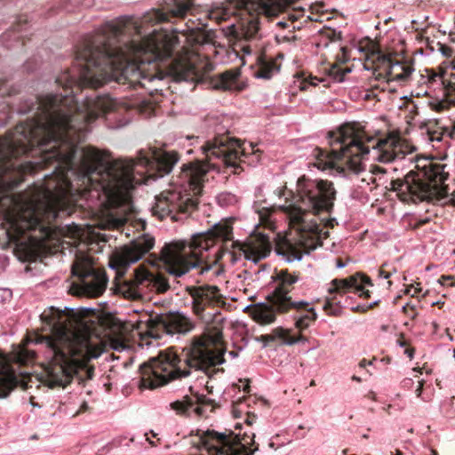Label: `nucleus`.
<instances>
[{"instance_id": "64", "label": "nucleus", "mask_w": 455, "mask_h": 455, "mask_svg": "<svg viewBox=\"0 0 455 455\" xmlns=\"http://www.w3.org/2000/svg\"><path fill=\"white\" fill-rule=\"evenodd\" d=\"M432 136H433L432 139H431L432 140H436L440 141L442 140L441 136H439V137L436 136L435 137V133Z\"/></svg>"}, {"instance_id": "33", "label": "nucleus", "mask_w": 455, "mask_h": 455, "mask_svg": "<svg viewBox=\"0 0 455 455\" xmlns=\"http://www.w3.org/2000/svg\"><path fill=\"white\" fill-rule=\"evenodd\" d=\"M330 76L334 81L340 83L344 81L345 72L338 68L337 66H332L330 69Z\"/></svg>"}, {"instance_id": "2", "label": "nucleus", "mask_w": 455, "mask_h": 455, "mask_svg": "<svg viewBox=\"0 0 455 455\" xmlns=\"http://www.w3.org/2000/svg\"><path fill=\"white\" fill-rule=\"evenodd\" d=\"M217 134L199 147L203 159L184 164L178 176L179 187L164 191L156 197L152 212L163 220L170 217L173 221H181L201 210L198 196L202 195L210 171L221 172L222 168L231 169L238 174L241 164L256 165L260 161L262 151L251 142L246 144L228 133Z\"/></svg>"}, {"instance_id": "9", "label": "nucleus", "mask_w": 455, "mask_h": 455, "mask_svg": "<svg viewBox=\"0 0 455 455\" xmlns=\"http://www.w3.org/2000/svg\"><path fill=\"white\" fill-rule=\"evenodd\" d=\"M195 323L180 312H168L149 315L139 323L138 329L154 339H161L164 334L187 333L193 330Z\"/></svg>"}, {"instance_id": "63", "label": "nucleus", "mask_w": 455, "mask_h": 455, "mask_svg": "<svg viewBox=\"0 0 455 455\" xmlns=\"http://www.w3.org/2000/svg\"><path fill=\"white\" fill-rule=\"evenodd\" d=\"M349 298V299L347 300V303L349 304V307H351L353 306V297H350V296H347Z\"/></svg>"}, {"instance_id": "25", "label": "nucleus", "mask_w": 455, "mask_h": 455, "mask_svg": "<svg viewBox=\"0 0 455 455\" xmlns=\"http://www.w3.org/2000/svg\"><path fill=\"white\" fill-rule=\"evenodd\" d=\"M277 254L283 256L287 262H292L294 260L300 261L304 252L299 247L288 242L283 248L277 250Z\"/></svg>"}, {"instance_id": "11", "label": "nucleus", "mask_w": 455, "mask_h": 455, "mask_svg": "<svg viewBox=\"0 0 455 455\" xmlns=\"http://www.w3.org/2000/svg\"><path fill=\"white\" fill-rule=\"evenodd\" d=\"M155 238L143 234L129 243L116 248L111 254L108 267L125 272L132 265L139 262L154 247Z\"/></svg>"}, {"instance_id": "16", "label": "nucleus", "mask_w": 455, "mask_h": 455, "mask_svg": "<svg viewBox=\"0 0 455 455\" xmlns=\"http://www.w3.org/2000/svg\"><path fill=\"white\" fill-rule=\"evenodd\" d=\"M187 292L191 297V308L200 319H204V310L219 301L220 290L214 285L188 286Z\"/></svg>"}, {"instance_id": "10", "label": "nucleus", "mask_w": 455, "mask_h": 455, "mask_svg": "<svg viewBox=\"0 0 455 455\" xmlns=\"http://www.w3.org/2000/svg\"><path fill=\"white\" fill-rule=\"evenodd\" d=\"M204 447L212 455H254L259 451V444L250 445L242 443L231 430L219 432L207 429L201 435Z\"/></svg>"}, {"instance_id": "55", "label": "nucleus", "mask_w": 455, "mask_h": 455, "mask_svg": "<svg viewBox=\"0 0 455 455\" xmlns=\"http://www.w3.org/2000/svg\"><path fill=\"white\" fill-rule=\"evenodd\" d=\"M379 173L384 174V173H386V171L384 169H382L381 167H375L374 171H373V174L377 175Z\"/></svg>"}, {"instance_id": "23", "label": "nucleus", "mask_w": 455, "mask_h": 455, "mask_svg": "<svg viewBox=\"0 0 455 455\" xmlns=\"http://www.w3.org/2000/svg\"><path fill=\"white\" fill-rule=\"evenodd\" d=\"M388 65V71L387 76L388 79L395 81H405L411 76L412 68L402 65L398 60H392L390 58L387 59Z\"/></svg>"}, {"instance_id": "42", "label": "nucleus", "mask_w": 455, "mask_h": 455, "mask_svg": "<svg viewBox=\"0 0 455 455\" xmlns=\"http://www.w3.org/2000/svg\"><path fill=\"white\" fill-rule=\"evenodd\" d=\"M367 307V304H360L356 306H352L351 310L355 313H364L367 312L369 309Z\"/></svg>"}, {"instance_id": "39", "label": "nucleus", "mask_w": 455, "mask_h": 455, "mask_svg": "<svg viewBox=\"0 0 455 455\" xmlns=\"http://www.w3.org/2000/svg\"><path fill=\"white\" fill-rule=\"evenodd\" d=\"M265 258V255H255L252 251L245 252V259L254 263H258L261 259Z\"/></svg>"}, {"instance_id": "4", "label": "nucleus", "mask_w": 455, "mask_h": 455, "mask_svg": "<svg viewBox=\"0 0 455 455\" xmlns=\"http://www.w3.org/2000/svg\"><path fill=\"white\" fill-rule=\"evenodd\" d=\"M331 150L326 154L325 168L336 170L345 175L346 170L357 172L361 167V159H364L371 151H376L375 158L382 163H391L403 159L406 151L399 138L388 137L376 140L357 134L351 127H340L329 132Z\"/></svg>"}, {"instance_id": "27", "label": "nucleus", "mask_w": 455, "mask_h": 455, "mask_svg": "<svg viewBox=\"0 0 455 455\" xmlns=\"http://www.w3.org/2000/svg\"><path fill=\"white\" fill-rule=\"evenodd\" d=\"M147 279H148L152 287L159 293H164L170 288L167 278L162 275L147 273Z\"/></svg>"}, {"instance_id": "26", "label": "nucleus", "mask_w": 455, "mask_h": 455, "mask_svg": "<svg viewBox=\"0 0 455 455\" xmlns=\"http://www.w3.org/2000/svg\"><path fill=\"white\" fill-rule=\"evenodd\" d=\"M28 27L29 22L28 19L23 16H20L19 18H16L15 22L12 25V31L7 30L3 34L2 40L6 41L12 34L15 40L20 39L22 36L21 33L26 31Z\"/></svg>"}, {"instance_id": "35", "label": "nucleus", "mask_w": 455, "mask_h": 455, "mask_svg": "<svg viewBox=\"0 0 455 455\" xmlns=\"http://www.w3.org/2000/svg\"><path fill=\"white\" fill-rule=\"evenodd\" d=\"M16 93V90L12 87H10L6 81H0V95L4 96V94H8L9 96Z\"/></svg>"}, {"instance_id": "62", "label": "nucleus", "mask_w": 455, "mask_h": 455, "mask_svg": "<svg viewBox=\"0 0 455 455\" xmlns=\"http://www.w3.org/2000/svg\"><path fill=\"white\" fill-rule=\"evenodd\" d=\"M427 451L430 455H438L437 451L433 449H428Z\"/></svg>"}, {"instance_id": "19", "label": "nucleus", "mask_w": 455, "mask_h": 455, "mask_svg": "<svg viewBox=\"0 0 455 455\" xmlns=\"http://www.w3.org/2000/svg\"><path fill=\"white\" fill-rule=\"evenodd\" d=\"M262 342L263 347L275 345L292 346L294 344H304L307 339L300 334H294L291 330L278 327L274 329L270 333L260 335L258 339Z\"/></svg>"}, {"instance_id": "57", "label": "nucleus", "mask_w": 455, "mask_h": 455, "mask_svg": "<svg viewBox=\"0 0 455 455\" xmlns=\"http://www.w3.org/2000/svg\"><path fill=\"white\" fill-rule=\"evenodd\" d=\"M321 80H319L317 77H310V84L312 85H316L318 82H320Z\"/></svg>"}, {"instance_id": "5", "label": "nucleus", "mask_w": 455, "mask_h": 455, "mask_svg": "<svg viewBox=\"0 0 455 455\" xmlns=\"http://www.w3.org/2000/svg\"><path fill=\"white\" fill-rule=\"evenodd\" d=\"M232 238V227L228 223L219 222L206 232L194 234L188 241L165 243L161 250V258L168 273L175 277H180L194 268H200L203 275L212 268L206 259L217 241L226 242Z\"/></svg>"}, {"instance_id": "44", "label": "nucleus", "mask_w": 455, "mask_h": 455, "mask_svg": "<svg viewBox=\"0 0 455 455\" xmlns=\"http://www.w3.org/2000/svg\"><path fill=\"white\" fill-rule=\"evenodd\" d=\"M110 451H111L110 446L108 445V443H107L104 446H102L100 449L98 450V454L99 455H106Z\"/></svg>"}, {"instance_id": "34", "label": "nucleus", "mask_w": 455, "mask_h": 455, "mask_svg": "<svg viewBox=\"0 0 455 455\" xmlns=\"http://www.w3.org/2000/svg\"><path fill=\"white\" fill-rule=\"evenodd\" d=\"M235 435L237 436L242 443H246V445L256 444L255 434L252 432H244L242 437L235 434Z\"/></svg>"}, {"instance_id": "31", "label": "nucleus", "mask_w": 455, "mask_h": 455, "mask_svg": "<svg viewBox=\"0 0 455 455\" xmlns=\"http://www.w3.org/2000/svg\"><path fill=\"white\" fill-rule=\"evenodd\" d=\"M12 108L9 102H4L0 106V126L7 124L12 117Z\"/></svg>"}, {"instance_id": "47", "label": "nucleus", "mask_w": 455, "mask_h": 455, "mask_svg": "<svg viewBox=\"0 0 455 455\" xmlns=\"http://www.w3.org/2000/svg\"><path fill=\"white\" fill-rule=\"evenodd\" d=\"M379 276L380 278L388 279L391 276V274L384 271L382 268L379 269Z\"/></svg>"}, {"instance_id": "8", "label": "nucleus", "mask_w": 455, "mask_h": 455, "mask_svg": "<svg viewBox=\"0 0 455 455\" xmlns=\"http://www.w3.org/2000/svg\"><path fill=\"white\" fill-rule=\"evenodd\" d=\"M46 347L50 349L52 359L60 364L51 372L53 386L66 387L72 380V371L62 363H67L71 358L82 360L96 359L100 353L93 349L91 340L77 334L69 335L61 332L57 339L46 338Z\"/></svg>"}, {"instance_id": "41", "label": "nucleus", "mask_w": 455, "mask_h": 455, "mask_svg": "<svg viewBox=\"0 0 455 455\" xmlns=\"http://www.w3.org/2000/svg\"><path fill=\"white\" fill-rule=\"evenodd\" d=\"M124 440L123 437L115 438L112 441L108 442V445L110 446L111 451L122 446V443Z\"/></svg>"}, {"instance_id": "15", "label": "nucleus", "mask_w": 455, "mask_h": 455, "mask_svg": "<svg viewBox=\"0 0 455 455\" xmlns=\"http://www.w3.org/2000/svg\"><path fill=\"white\" fill-rule=\"evenodd\" d=\"M364 286H373V283L368 275L357 272L347 278L333 279L328 291L329 293H338L342 296L347 291L354 290L355 293H358L359 297L369 299L371 297V291L364 290Z\"/></svg>"}, {"instance_id": "22", "label": "nucleus", "mask_w": 455, "mask_h": 455, "mask_svg": "<svg viewBox=\"0 0 455 455\" xmlns=\"http://www.w3.org/2000/svg\"><path fill=\"white\" fill-rule=\"evenodd\" d=\"M19 384L20 379L13 370H0V398H6Z\"/></svg>"}, {"instance_id": "51", "label": "nucleus", "mask_w": 455, "mask_h": 455, "mask_svg": "<svg viewBox=\"0 0 455 455\" xmlns=\"http://www.w3.org/2000/svg\"><path fill=\"white\" fill-rule=\"evenodd\" d=\"M411 307V310H415V307H414V306H410V305H409V303H407L406 305H404V306L403 307V308H402V309H403V312L404 314L408 315H409V313H408V307Z\"/></svg>"}, {"instance_id": "1", "label": "nucleus", "mask_w": 455, "mask_h": 455, "mask_svg": "<svg viewBox=\"0 0 455 455\" xmlns=\"http://www.w3.org/2000/svg\"><path fill=\"white\" fill-rule=\"evenodd\" d=\"M166 20V13L153 10L140 24L133 17H120L85 36L76 46L72 68L55 79L64 93L26 100L17 113L35 112V116L0 138V184L8 181V175L33 173L37 165L56 163L55 169L66 165L83 183L95 184L94 189L108 199L127 203L138 186L169 174L180 161L175 151L142 148L136 158L108 163L98 148L77 145L98 118L103 117L109 129H120L137 111H143V107L136 109L133 104L98 92L97 88L111 83L145 87L146 82L168 76L160 67L170 54L156 40L142 36L140 27Z\"/></svg>"}, {"instance_id": "17", "label": "nucleus", "mask_w": 455, "mask_h": 455, "mask_svg": "<svg viewBox=\"0 0 455 455\" xmlns=\"http://www.w3.org/2000/svg\"><path fill=\"white\" fill-rule=\"evenodd\" d=\"M241 72L238 69H231L216 76H197L198 83L207 85L217 91H242L239 84Z\"/></svg>"}, {"instance_id": "6", "label": "nucleus", "mask_w": 455, "mask_h": 455, "mask_svg": "<svg viewBox=\"0 0 455 455\" xmlns=\"http://www.w3.org/2000/svg\"><path fill=\"white\" fill-rule=\"evenodd\" d=\"M271 280L276 283L275 290L267 297L268 304H262L255 310V315L259 322L267 324L275 320L277 313H286L294 310L295 326L299 331L307 329L315 321L317 314L310 303L305 300H293L289 293L290 288L299 280V273H291L288 269L275 270Z\"/></svg>"}, {"instance_id": "60", "label": "nucleus", "mask_w": 455, "mask_h": 455, "mask_svg": "<svg viewBox=\"0 0 455 455\" xmlns=\"http://www.w3.org/2000/svg\"><path fill=\"white\" fill-rule=\"evenodd\" d=\"M243 51L246 54H250L252 52V50L250 48V46H244Z\"/></svg>"}, {"instance_id": "61", "label": "nucleus", "mask_w": 455, "mask_h": 455, "mask_svg": "<svg viewBox=\"0 0 455 455\" xmlns=\"http://www.w3.org/2000/svg\"><path fill=\"white\" fill-rule=\"evenodd\" d=\"M335 221H336V220H335V219H332V220H328V224H327V226H328L329 228H333V226H334V222H335Z\"/></svg>"}, {"instance_id": "43", "label": "nucleus", "mask_w": 455, "mask_h": 455, "mask_svg": "<svg viewBox=\"0 0 455 455\" xmlns=\"http://www.w3.org/2000/svg\"><path fill=\"white\" fill-rule=\"evenodd\" d=\"M11 291L8 289L0 288V301L4 302L7 297H11Z\"/></svg>"}, {"instance_id": "21", "label": "nucleus", "mask_w": 455, "mask_h": 455, "mask_svg": "<svg viewBox=\"0 0 455 455\" xmlns=\"http://www.w3.org/2000/svg\"><path fill=\"white\" fill-rule=\"evenodd\" d=\"M29 216L28 224L29 228H37L42 226V215L47 214V218L52 217V220H56L58 218V212L56 210V205L53 204H47L43 206L42 209L36 205H29Z\"/></svg>"}, {"instance_id": "7", "label": "nucleus", "mask_w": 455, "mask_h": 455, "mask_svg": "<svg viewBox=\"0 0 455 455\" xmlns=\"http://www.w3.org/2000/svg\"><path fill=\"white\" fill-rule=\"evenodd\" d=\"M296 186V193L288 191L293 204L286 208L294 222L304 223L307 213L319 215L333 212L337 190L332 181L302 175L297 180Z\"/></svg>"}, {"instance_id": "53", "label": "nucleus", "mask_w": 455, "mask_h": 455, "mask_svg": "<svg viewBox=\"0 0 455 455\" xmlns=\"http://www.w3.org/2000/svg\"><path fill=\"white\" fill-rule=\"evenodd\" d=\"M452 279V277L451 275H442L440 277V279L438 280V282L441 283V284H443V281H448V280H451Z\"/></svg>"}, {"instance_id": "46", "label": "nucleus", "mask_w": 455, "mask_h": 455, "mask_svg": "<svg viewBox=\"0 0 455 455\" xmlns=\"http://www.w3.org/2000/svg\"><path fill=\"white\" fill-rule=\"evenodd\" d=\"M430 220H431L428 217H426L424 219H419L417 223H416V227L417 228L422 227V226L427 224Z\"/></svg>"}, {"instance_id": "50", "label": "nucleus", "mask_w": 455, "mask_h": 455, "mask_svg": "<svg viewBox=\"0 0 455 455\" xmlns=\"http://www.w3.org/2000/svg\"><path fill=\"white\" fill-rule=\"evenodd\" d=\"M450 67L452 70H454L453 73L450 74V78L455 79V59L451 60Z\"/></svg>"}, {"instance_id": "54", "label": "nucleus", "mask_w": 455, "mask_h": 455, "mask_svg": "<svg viewBox=\"0 0 455 455\" xmlns=\"http://www.w3.org/2000/svg\"><path fill=\"white\" fill-rule=\"evenodd\" d=\"M347 266V263L342 261L341 259H337L336 267L338 268H343Z\"/></svg>"}, {"instance_id": "24", "label": "nucleus", "mask_w": 455, "mask_h": 455, "mask_svg": "<svg viewBox=\"0 0 455 455\" xmlns=\"http://www.w3.org/2000/svg\"><path fill=\"white\" fill-rule=\"evenodd\" d=\"M335 294L336 295L334 297H332L331 299L326 300V302H325V304L323 306V309L330 315L340 316L342 315L343 308L349 307V304L347 303V300L349 299V298L348 297H345L344 301H341L340 299H337L338 293H335ZM344 295L345 294L340 296L339 294V297H343Z\"/></svg>"}, {"instance_id": "36", "label": "nucleus", "mask_w": 455, "mask_h": 455, "mask_svg": "<svg viewBox=\"0 0 455 455\" xmlns=\"http://www.w3.org/2000/svg\"><path fill=\"white\" fill-rule=\"evenodd\" d=\"M275 39L276 43H278V44L290 43V42L296 41L297 36H290L287 35H275Z\"/></svg>"}, {"instance_id": "52", "label": "nucleus", "mask_w": 455, "mask_h": 455, "mask_svg": "<svg viewBox=\"0 0 455 455\" xmlns=\"http://www.w3.org/2000/svg\"><path fill=\"white\" fill-rule=\"evenodd\" d=\"M276 26L281 28H286L289 27L288 23L286 21L281 20L276 23Z\"/></svg>"}, {"instance_id": "45", "label": "nucleus", "mask_w": 455, "mask_h": 455, "mask_svg": "<svg viewBox=\"0 0 455 455\" xmlns=\"http://www.w3.org/2000/svg\"><path fill=\"white\" fill-rule=\"evenodd\" d=\"M424 383H425L424 379H421L420 381H419V386H418V387L416 389L417 397H421L422 392H423Z\"/></svg>"}, {"instance_id": "38", "label": "nucleus", "mask_w": 455, "mask_h": 455, "mask_svg": "<svg viewBox=\"0 0 455 455\" xmlns=\"http://www.w3.org/2000/svg\"><path fill=\"white\" fill-rule=\"evenodd\" d=\"M304 9L294 10L292 12L288 14V20L291 22L297 21L301 16H303Z\"/></svg>"}, {"instance_id": "58", "label": "nucleus", "mask_w": 455, "mask_h": 455, "mask_svg": "<svg viewBox=\"0 0 455 455\" xmlns=\"http://www.w3.org/2000/svg\"><path fill=\"white\" fill-rule=\"evenodd\" d=\"M275 191L277 192V195H278L279 197H282L283 196H285V193H286L284 190H282L279 188Z\"/></svg>"}, {"instance_id": "3", "label": "nucleus", "mask_w": 455, "mask_h": 455, "mask_svg": "<svg viewBox=\"0 0 455 455\" xmlns=\"http://www.w3.org/2000/svg\"><path fill=\"white\" fill-rule=\"evenodd\" d=\"M225 350L210 349L203 345L195 346L180 353L173 347L160 350L156 356L140 365L141 386L156 388L176 379L187 378L194 371H203L209 378L224 369L212 367L225 363Z\"/></svg>"}, {"instance_id": "20", "label": "nucleus", "mask_w": 455, "mask_h": 455, "mask_svg": "<svg viewBox=\"0 0 455 455\" xmlns=\"http://www.w3.org/2000/svg\"><path fill=\"white\" fill-rule=\"evenodd\" d=\"M428 79L430 82H435L437 79L441 80L443 98L439 105L442 108H444L445 105H455V82L445 79L444 72L436 73L434 70L428 73Z\"/></svg>"}, {"instance_id": "32", "label": "nucleus", "mask_w": 455, "mask_h": 455, "mask_svg": "<svg viewBox=\"0 0 455 455\" xmlns=\"http://www.w3.org/2000/svg\"><path fill=\"white\" fill-rule=\"evenodd\" d=\"M274 68L272 65L262 66L255 74L257 78L270 79L273 76Z\"/></svg>"}, {"instance_id": "49", "label": "nucleus", "mask_w": 455, "mask_h": 455, "mask_svg": "<svg viewBox=\"0 0 455 455\" xmlns=\"http://www.w3.org/2000/svg\"><path fill=\"white\" fill-rule=\"evenodd\" d=\"M404 353L407 355V356L410 359H412L413 358V355H414V349L413 348H407V349H405Z\"/></svg>"}, {"instance_id": "37", "label": "nucleus", "mask_w": 455, "mask_h": 455, "mask_svg": "<svg viewBox=\"0 0 455 455\" xmlns=\"http://www.w3.org/2000/svg\"><path fill=\"white\" fill-rule=\"evenodd\" d=\"M24 68L28 72L32 73L36 71L38 68V63L36 60H28L25 64Z\"/></svg>"}, {"instance_id": "30", "label": "nucleus", "mask_w": 455, "mask_h": 455, "mask_svg": "<svg viewBox=\"0 0 455 455\" xmlns=\"http://www.w3.org/2000/svg\"><path fill=\"white\" fill-rule=\"evenodd\" d=\"M93 0H63L61 8L68 12H74L76 6L89 8L92 5Z\"/></svg>"}, {"instance_id": "13", "label": "nucleus", "mask_w": 455, "mask_h": 455, "mask_svg": "<svg viewBox=\"0 0 455 455\" xmlns=\"http://www.w3.org/2000/svg\"><path fill=\"white\" fill-rule=\"evenodd\" d=\"M72 274L78 277L82 289L89 295L99 296L106 289V275L92 266L81 264L72 269Z\"/></svg>"}, {"instance_id": "40", "label": "nucleus", "mask_w": 455, "mask_h": 455, "mask_svg": "<svg viewBox=\"0 0 455 455\" xmlns=\"http://www.w3.org/2000/svg\"><path fill=\"white\" fill-rule=\"evenodd\" d=\"M440 45V48H439V51L441 52V53L445 56V57H451L452 55V48L446 45V44H439Z\"/></svg>"}, {"instance_id": "29", "label": "nucleus", "mask_w": 455, "mask_h": 455, "mask_svg": "<svg viewBox=\"0 0 455 455\" xmlns=\"http://www.w3.org/2000/svg\"><path fill=\"white\" fill-rule=\"evenodd\" d=\"M237 201L236 196L230 192H222L216 196L217 204L222 208L235 206Z\"/></svg>"}, {"instance_id": "12", "label": "nucleus", "mask_w": 455, "mask_h": 455, "mask_svg": "<svg viewBox=\"0 0 455 455\" xmlns=\"http://www.w3.org/2000/svg\"><path fill=\"white\" fill-rule=\"evenodd\" d=\"M390 186L400 200L406 203L422 202L427 200L431 195L430 183L414 171L409 172L403 180H392Z\"/></svg>"}, {"instance_id": "56", "label": "nucleus", "mask_w": 455, "mask_h": 455, "mask_svg": "<svg viewBox=\"0 0 455 455\" xmlns=\"http://www.w3.org/2000/svg\"><path fill=\"white\" fill-rule=\"evenodd\" d=\"M396 344L401 347H404L407 345L406 341L403 339H397Z\"/></svg>"}, {"instance_id": "59", "label": "nucleus", "mask_w": 455, "mask_h": 455, "mask_svg": "<svg viewBox=\"0 0 455 455\" xmlns=\"http://www.w3.org/2000/svg\"><path fill=\"white\" fill-rule=\"evenodd\" d=\"M300 429H303L302 426H299L298 430L296 431L297 437H304V434L300 435L299 432Z\"/></svg>"}, {"instance_id": "18", "label": "nucleus", "mask_w": 455, "mask_h": 455, "mask_svg": "<svg viewBox=\"0 0 455 455\" xmlns=\"http://www.w3.org/2000/svg\"><path fill=\"white\" fill-rule=\"evenodd\" d=\"M192 396L186 395L182 400H177L170 404L171 408L179 415L190 416L195 413L203 415V406L212 405L213 400L206 397L204 394L194 393L192 387H189Z\"/></svg>"}, {"instance_id": "48", "label": "nucleus", "mask_w": 455, "mask_h": 455, "mask_svg": "<svg viewBox=\"0 0 455 455\" xmlns=\"http://www.w3.org/2000/svg\"><path fill=\"white\" fill-rule=\"evenodd\" d=\"M379 302H380V300H379V299L374 300V301H372V302H371V303L367 304V307H368V309H369V310H370V309H372L373 307H375L376 306H378Z\"/></svg>"}, {"instance_id": "28", "label": "nucleus", "mask_w": 455, "mask_h": 455, "mask_svg": "<svg viewBox=\"0 0 455 455\" xmlns=\"http://www.w3.org/2000/svg\"><path fill=\"white\" fill-rule=\"evenodd\" d=\"M193 3L191 0H175L174 6L171 12L173 17L183 18L191 9Z\"/></svg>"}, {"instance_id": "14", "label": "nucleus", "mask_w": 455, "mask_h": 455, "mask_svg": "<svg viewBox=\"0 0 455 455\" xmlns=\"http://www.w3.org/2000/svg\"><path fill=\"white\" fill-rule=\"evenodd\" d=\"M233 3L237 9L247 12L251 16L247 23L243 26V38L247 42L258 41L260 38L259 21V18L254 16V12H267V4L256 0H233Z\"/></svg>"}]
</instances>
